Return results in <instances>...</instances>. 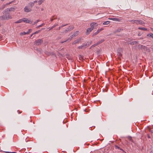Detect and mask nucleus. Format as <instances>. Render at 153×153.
Here are the masks:
<instances>
[{
	"mask_svg": "<svg viewBox=\"0 0 153 153\" xmlns=\"http://www.w3.org/2000/svg\"><path fill=\"white\" fill-rule=\"evenodd\" d=\"M1 17L3 20H8L12 18V17L10 15V13L7 11H6L5 10L4 11L3 15Z\"/></svg>",
	"mask_w": 153,
	"mask_h": 153,
	"instance_id": "1",
	"label": "nucleus"
},
{
	"mask_svg": "<svg viewBox=\"0 0 153 153\" xmlns=\"http://www.w3.org/2000/svg\"><path fill=\"white\" fill-rule=\"evenodd\" d=\"M43 42V40L41 39H39L36 40L35 42V44L37 45H40Z\"/></svg>",
	"mask_w": 153,
	"mask_h": 153,
	"instance_id": "2",
	"label": "nucleus"
},
{
	"mask_svg": "<svg viewBox=\"0 0 153 153\" xmlns=\"http://www.w3.org/2000/svg\"><path fill=\"white\" fill-rule=\"evenodd\" d=\"M134 22L137 25H143L144 24V22L140 20H134Z\"/></svg>",
	"mask_w": 153,
	"mask_h": 153,
	"instance_id": "3",
	"label": "nucleus"
},
{
	"mask_svg": "<svg viewBox=\"0 0 153 153\" xmlns=\"http://www.w3.org/2000/svg\"><path fill=\"white\" fill-rule=\"evenodd\" d=\"M31 10V9L27 6H26L24 8V11L25 12L28 13Z\"/></svg>",
	"mask_w": 153,
	"mask_h": 153,
	"instance_id": "4",
	"label": "nucleus"
},
{
	"mask_svg": "<svg viewBox=\"0 0 153 153\" xmlns=\"http://www.w3.org/2000/svg\"><path fill=\"white\" fill-rule=\"evenodd\" d=\"M32 30L31 29H29L27 32H22L20 33L21 35H23L28 34H29L31 32Z\"/></svg>",
	"mask_w": 153,
	"mask_h": 153,
	"instance_id": "5",
	"label": "nucleus"
},
{
	"mask_svg": "<svg viewBox=\"0 0 153 153\" xmlns=\"http://www.w3.org/2000/svg\"><path fill=\"white\" fill-rule=\"evenodd\" d=\"M22 19V22H24L26 23H30V24L32 23V21H30V20H29L27 18H23Z\"/></svg>",
	"mask_w": 153,
	"mask_h": 153,
	"instance_id": "6",
	"label": "nucleus"
},
{
	"mask_svg": "<svg viewBox=\"0 0 153 153\" xmlns=\"http://www.w3.org/2000/svg\"><path fill=\"white\" fill-rule=\"evenodd\" d=\"M16 10L15 7H12L10 8H7L5 10L6 11H14Z\"/></svg>",
	"mask_w": 153,
	"mask_h": 153,
	"instance_id": "7",
	"label": "nucleus"
},
{
	"mask_svg": "<svg viewBox=\"0 0 153 153\" xmlns=\"http://www.w3.org/2000/svg\"><path fill=\"white\" fill-rule=\"evenodd\" d=\"M97 25L96 23L95 22H92L90 24V26L91 28H92L93 29L94 28L95 26Z\"/></svg>",
	"mask_w": 153,
	"mask_h": 153,
	"instance_id": "8",
	"label": "nucleus"
},
{
	"mask_svg": "<svg viewBox=\"0 0 153 153\" xmlns=\"http://www.w3.org/2000/svg\"><path fill=\"white\" fill-rule=\"evenodd\" d=\"M103 29L102 28L98 29L97 31H96L94 34H93V36H94L97 34L100 31H102Z\"/></svg>",
	"mask_w": 153,
	"mask_h": 153,
	"instance_id": "9",
	"label": "nucleus"
},
{
	"mask_svg": "<svg viewBox=\"0 0 153 153\" xmlns=\"http://www.w3.org/2000/svg\"><path fill=\"white\" fill-rule=\"evenodd\" d=\"M123 29L122 28H118L114 32V33H116L117 32H119L123 31Z\"/></svg>",
	"mask_w": 153,
	"mask_h": 153,
	"instance_id": "10",
	"label": "nucleus"
},
{
	"mask_svg": "<svg viewBox=\"0 0 153 153\" xmlns=\"http://www.w3.org/2000/svg\"><path fill=\"white\" fill-rule=\"evenodd\" d=\"M93 30V28L91 27L90 28H88L87 29V34H89V33L91 32Z\"/></svg>",
	"mask_w": 153,
	"mask_h": 153,
	"instance_id": "11",
	"label": "nucleus"
},
{
	"mask_svg": "<svg viewBox=\"0 0 153 153\" xmlns=\"http://www.w3.org/2000/svg\"><path fill=\"white\" fill-rule=\"evenodd\" d=\"M74 27L73 26H69L67 29L66 31H68L71 30L73 29Z\"/></svg>",
	"mask_w": 153,
	"mask_h": 153,
	"instance_id": "12",
	"label": "nucleus"
},
{
	"mask_svg": "<svg viewBox=\"0 0 153 153\" xmlns=\"http://www.w3.org/2000/svg\"><path fill=\"white\" fill-rule=\"evenodd\" d=\"M104 40H101V41H100V42H98L97 44H96L93 45L92 46L94 47L95 46H97L98 45L102 43L104 41Z\"/></svg>",
	"mask_w": 153,
	"mask_h": 153,
	"instance_id": "13",
	"label": "nucleus"
},
{
	"mask_svg": "<svg viewBox=\"0 0 153 153\" xmlns=\"http://www.w3.org/2000/svg\"><path fill=\"white\" fill-rule=\"evenodd\" d=\"M104 40H101V41H100V42H98L97 44H96L93 45L92 46L94 47L95 46H97L98 45L102 43L104 41Z\"/></svg>",
	"mask_w": 153,
	"mask_h": 153,
	"instance_id": "14",
	"label": "nucleus"
},
{
	"mask_svg": "<svg viewBox=\"0 0 153 153\" xmlns=\"http://www.w3.org/2000/svg\"><path fill=\"white\" fill-rule=\"evenodd\" d=\"M138 43H139V41H134L131 42L130 43V44L131 45H136V44H137Z\"/></svg>",
	"mask_w": 153,
	"mask_h": 153,
	"instance_id": "15",
	"label": "nucleus"
},
{
	"mask_svg": "<svg viewBox=\"0 0 153 153\" xmlns=\"http://www.w3.org/2000/svg\"><path fill=\"white\" fill-rule=\"evenodd\" d=\"M79 31H76L72 35V36L73 37H75L78 35V34H79Z\"/></svg>",
	"mask_w": 153,
	"mask_h": 153,
	"instance_id": "16",
	"label": "nucleus"
},
{
	"mask_svg": "<svg viewBox=\"0 0 153 153\" xmlns=\"http://www.w3.org/2000/svg\"><path fill=\"white\" fill-rule=\"evenodd\" d=\"M87 45V43H84V44H83L82 45V46L78 47V48L79 49H82L84 46H86Z\"/></svg>",
	"mask_w": 153,
	"mask_h": 153,
	"instance_id": "17",
	"label": "nucleus"
},
{
	"mask_svg": "<svg viewBox=\"0 0 153 153\" xmlns=\"http://www.w3.org/2000/svg\"><path fill=\"white\" fill-rule=\"evenodd\" d=\"M80 39H77V40H75L73 42V44L74 45L76 43H79V41H80Z\"/></svg>",
	"mask_w": 153,
	"mask_h": 153,
	"instance_id": "18",
	"label": "nucleus"
},
{
	"mask_svg": "<svg viewBox=\"0 0 153 153\" xmlns=\"http://www.w3.org/2000/svg\"><path fill=\"white\" fill-rule=\"evenodd\" d=\"M110 19L114 21H120V19H119L116 18H111Z\"/></svg>",
	"mask_w": 153,
	"mask_h": 153,
	"instance_id": "19",
	"label": "nucleus"
},
{
	"mask_svg": "<svg viewBox=\"0 0 153 153\" xmlns=\"http://www.w3.org/2000/svg\"><path fill=\"white\" fill-rule=\"evenodd\" d=\"M147 36L150 37L153 39V33H149L147 35Z\"/></svg>",
	"mask_w": 153,
	"mask_h": 153,
	"instance_id": "20",
	"label": "nucleus"
},
{
	"mask_svg": "<svg viewBox=\"0 0 153 153\" xmlns=\"http://www.w3.org/2000/svg\"><path fill=\"white\" fill-rule=\"evenodd\" d=\"M128 139L132 142L134 143V140L132 139V137L131 136H129L128 137Z\"/></svg>",
	"mask_w": 153,
	"mask_h": 153,
	"instance_id": "21",
	"label": "nucleus"
},
{
	"mask_svg": "<svg viewBox=\"0 0 153 153\" xmlns=\"http://www.w3.org/2000/svg\"><path fill=\"white\" fill-rule=\"evenodd\" d=\"M29 4L31 7H33L34 5V3L32 2H30Z\"/></svg>",
	"mask_w": 153,
	"mask_h": 153,
	"instance_id": "22",
	"label": "nucleus"
},
{
	"mask_svg": "<svg viewBox=\"0 0 153 153\" xmlns=\"http://www.w3.org/2000/svg\"><path fill=\"white\" fill-rule=\"evenodd\" d=\"M22 22V19H20L18 21H17L15 22V23H19Z\"/></svg>",
	"mask_w": 153,
	"mask_h": 153,
	"instance_id": "23",
	"label": "nucleus"
},
{
	"mask_svg": "<svg viewBox=\"0 0 153 153\" xmlns=\"http://www.w3.org/2000/svg\"><path fill=\"white\" fill-rule=\"evenodd\" d=\"M143 47V48H146V47L145 46H143L142 45H138V48H142Z\"/></svg>",
	"mask_w": 153,
	"mask_h": 153,
	"instance_id": "24",
	"label": "nucleus"
},
{
	"mask_svg": "<svg viewBox=\"0 0 153 153\" xmlns=\"http://www.w3.org/2000/svg\"><path fill=\"white\" fill-rule=\"evenodd\" d=\"M44 1V0H39L38 1L39 4H41Z\"/></svg>",
	"mask_w": 153,
	"mask_h": 153,
	"instance_id": "25",
	"label": "nucleus"
},
{
	"mask_svg": "<svg viewBox=\"0 0 153 153\" xmlns=\"http://www.w3.org/2000/svg\"><path fill=\"white\" fill-rule=\"evenodd\" d=\"M45 25V23H42V24H41V25H39V26H37L36 27V28H38L39 27H42V26H43L44 25Z\"/></svg>",
	"mask_w": 153,
	"mask_h": 153,
	"instance_id": "26",
	"label": "nucleus"
},
{
	"mask_svg": "<svg viewBox=\"0 0 153 153\" xmlns=\"http://www.w3.org/2000/svg\"><path fill=\"white\" fill-rule=\"evenodd\" d=\"M138 29L139 30H147V29L146 28H143V27H139L138 28Z\"/></svg>",
	"mask_w": 153,
	"mask_h": 153,
	"instance_id": "27",
	"label": "nucleus"
},
{
	"mask_svg": "<svg viewBox=\"0 0 153 153\" xmlns=\"http://www.w3.org/2000/svg\"><path fill=\"white\" fill-rule=\"evenodd\" d=\"M115 148L116 149H120V150H121L123 151V152H124V151L122 149H121L119 147L117 146H115Z\"/></svg>",
	"mask_w": 153,
	"mask_h": 153,
	"instance_id": "28",
	"label": "nucleus"
},
{
	"mask_svg": "<svg viewBox=\"0 0 153 153\" xmlns=\"http://www.w3.org/2000/svg\"><path fill=\"white\" fill-rule=\"evenodd\" d=\"M58 25V24H55L53 26L51 27V29H53L54 27H55L56 26Z\"/></svg>",
	"mask_w": 153,
	"mask_h": 153,
	"instance_id": "29",
	"label": "nucleus"
},
{
	"mask_svg": "<svg viewBox=\"0 0 153 153\" xmlns=\"http://www.w3.org/2000/svg\"><path fill=\"white\" fill-rule=\"evenodd\" d=\"M41 31V30L37 31H36L34 33H33V34H37V33H39Z\"/></svg>",
	"mask_w": 153,
	"mask_h": 153,
	"instance_id": "30",
	"label": "nucleus"
},
{
	"mask_svg": "<svg viewBox=\"0 0 153 153\" xmlns=\"http://www.w3.org/2000/svg\"><path fill=\"white\" fill-rule=\"evenodd\" d=\"M40 21L39 20H38L36 21L34 23V25L36 24L38 22H39Z\"/></svg>",
	"mask_w": 153,
	"mask_h": 153,
	"instance_id": "31",
	"label": "nucleus"
},
{
	"mask_svg": "<svg viewBox=\"0 0 153 153\" xmlns=\"http://www.w3.org/2000/svg\"><path fill=\"white\" fill-rule=\"evenodd\" d=\"M134 20H129V21L130 22H132V23H133V24H134L135 23V22H134Z\"/></svg>",
	"mask_w": 153,
	"mask_h": 153,
	"instance_id": "32",
	"label": "nucleus"
},
{
	"mask_svg": "<svg viewBox=\"0 0 153 153\" xmlns=\"http://www.w3.org/2000/svg\"><path fill=\"white\" fill-rule=\"evenodd\" d=\"M5 152L7 153H16L15 152Z\"/></svg>",
	"mask_w": 153,
	"mask_h": 153,
	"instance_id": "33",
	"label": "nucleus"
},
{
	"mask_svg": "<svg viewBox=\"0 0 153 153\" xmlns=\"http://www.w3.org/2000/svg\"><path fill=\"white\" fill-rule=\"evenodd\" d=\"M109 22H110L109 21H106V25L109 24Z\"/></svg>",
	"mask_w": 153,
	"mask_h": 153,
	"instance_id": "34",
	"label": "nucleus"
},
{
	"mask_svg": "<svg viewBox=\"0 0 153 153\" xmlns=\"http://www.w3.org/2000/svg\"><path fill=\"white\" fill-rule=\"evenodd\" d=\"M73 37L72 36H71L68 39H70V40H71L72 38H73Z\"/></svg>",
	"mask_w": 153,
	"mask_h": 153,
	"instance_id": "35",
	"label": "nucleus"
},
{
	"mask_svg": "<svg viewBox=\"0 0 153 153\" xmlns=\"http://www.w3.org/2000/svg\"><path fill=\"white\" fill-rule=\"evenodd\" d=\"M63 27V26H60V27H59V28H58V29L59 30H60L61 28L62 27Z\"/></svg>",
	"mask_w": 153,
	"mask_h": 153,
	"instance_id": "36",
	"label": "nucleus"
},
{
	"mask_svg": "<svg viewBox=\"0 0 153 153\" xmlns=\"http://www.w3.org/2000/svg\"><path fill=\"white\" fill-rule=\"evenodd\" d=\"M68 40V39L67 40H65V41H63V42L62 41V42H61V43H64V42H66Z\"/></svg>",
	"mask_w": 153,
	"mask_h": 153,
	"instance_id": "37",
	"label": "nucleus"
},
{
	"mask_svg": "<svg viewBox=\"0 0 153 153\" xmlns=\"http://www.w3.org/2000/svg\"><path fill=\"white\" fill-rule=\"evenodd\" d=\"M5 5L4 4V5H3L2 6V8H4L5 7Z\"/></svg>",
	"mask_w": 153,
	"mask_h": 153,
	"instance_id": "38",
	"label": "nucleus"
},
{
	"mask_svg": "<svg viewBox=\"0 0 153 153\" xmlns=\"http://www.w3.org/2000/svg\"><path fill=\"white\" fill-rule=\"evenodd\" d=\"M37 1L36 0L35 1H34L33 2L34 3V4L35 3H37Z\"/></svg>",
	"mask_w": 153,
	"mask_h": 153,
	"instance_id": "39",
	"label": "nucleus"
},
{
	"mask_svg": "<svg viewBox=\"0 0 153 153\" xmlns=\"http://www.w3.org/2000/svg\"><path fill=\"white\" fill-rule=\"evenodd\" d=\"M53 19H52V18H51V22H52L53 21Z\"/></svg>",
	"mask_w": 153,
	"mask_h": 153,
	"instance_id": "40",
	"label": "nucleus"
},
{
	"mask_svg": "<svg viewBox=\"0 0 153 153\" xmlns=\"http://www.w3.org/2000/svg\"><path fill=\"white\" fill-rule=\"evenodd\" d=\"M117 36H122V35L121 34L118 35Z\"/></svg>",
	"mask_w": 153,
	"mask_h": 153,
	"instance_id": "41",
	"label": "nucleus"
},
{
	"mask_svg": "<svg viewBox=\"0 0 153 153\" xmlns=\"http://www.w3.org/2000/svg\"><path fill=\"white\" fill-rule=\"evenodd\" d=\"M105 88H106V91H107V89H108L107 88V85H106V87H105Z\"/></svg>",
	"mask_w": 153,
	"mask_h": 153,
	"instance_id": "42",
	"label": "nucleus"
},
{
	"mask_svg": "<svg viewBox=\"0 0 153 153\" xmlns=\"http://www.w3.org/2000/svg\"><path fill=\"white\" fill-rule=\"evenodd\" d=\"M11 2H10L9 3H7V5H9V4H11Z\"/></svg>",
	"mask_w": 153,
	"mask_h": 153,
	"instance_id": "43",
	"label": "nucleus"
},
{
	"mask_svg": "<svg viewBox=\"0 0 153 153\" xmlns=\"http://www.w3.org/2000/svg\"><path fill=\"white\" fill-rule=\"evenodd\" d=\"M2 38L1 35L0 34V39H1Z\"/></svg>",
	"mask_w": 153,
	"mask_h": 153,
	"instance_id": "44",
	"label": "nucleus"
},
{
	"mask_svg": "<svg viewBox=\"0 0 153 153\" xmlns=\"http://www.w3.org/2000/svg\"><path fill=\"white\" fill-rule=\"evenodd\" d=\"M148 138H150V137L149 135L148 134Z\"/></svg>",
	"mask_w": 153,
	"mask_h": 153,
	"instance_id": "45",
	"label": "nucleus"
},
{
	"mask_svg": "<svg viewBox=\"0 0 153 153\" xmlns=\"http://www.w3.org/2000/svg\"><path fill=\"white\" fill-rule=\"evenodd\" d=\"M106 65L107 66H108V63L107 62L106 63Z\"/></svg>",
	"mask_w": 153,
	"mask_h": 153,
	"instance_id": "46",
	"label": "nucleus"
},
{
	"mask_svg": "<svg viewBox=\"0 0 153 153\" xmlns=\"http://www.w3.org/2000/svg\"><path fill=\"white\" fill-rule=\"evenodd\" d=\"M103 25H105V22H104L103 23Z\"/></svg>",
	"mask_w": 153,
	"mask_h": 153,
	"instance_id": "47",
	"label": "nucleus"
},
{
	"mask_svg": "<svg viewBox=\"0 0 153 153\" xmlns=\"http://www.w3.org/2000/svg\"><path fill=\"white\" fill-rule=\"evenodd\" d=\"M34 34H33H33H32L31 36H30V37H31Z\"/></svg>",
	"mask_w": 153,
	"mask_h": 153,
	"instance_id": "48",
	"label": "nucleus"
},
{
	"mask_svg": "<svg viewBox=\"0 0 153 153\" xmlns=\"http://www.w3.org/2000/svg\"><path fill=\"white\" fill-rule=\"evenodd\" d=\"M150 153H153V152L152 151H151L150 152Z\"/></svg>",
	"mask_w": 153,
	"mask_h": 153,
	"instance_id": "49",
	"label": "nucleus"
},
{
	"mask_svg": "<svg viewBox=\"0 0 153 153\" xmlns=\"http://www.w3.org/2000/svg\"><path fill=\"white\" fill-rule=\"evenodd\" d=\"M66 25H62V26H63V27L65 26Z\"/></svg>",
	"mask_w": 153,
	"mask_h": 153,
	"instance_id": "50",
	"label": "nucleus"
},
{
	"mask_svg": "<svg viewBox=\"0 0 153 153\" xmlns=\"http://www.w3.org/2000/svg\"><path fill=\"white\" fill-rule=\"evenodd\" d=\"M56 19V18H55L54 19Z\"/></svg>",
	"mask_w": 153,
	"mask_h": 153,
	"instance_id": "51",
	"label": "nucleus"
},
{
	"mask_svg": "<svg viewBox=\"0 0 153 153\" xmlns=\"http://www.w3.org/2000/svg\"><path fill=\"white\" fill-rule=\"evenodd\" d=\"M4 0H1V1H4Z\"/></svg>",
	"mask_w": 153,
	"mask_h": 153,
	"instance_id": "52",
	"label": "nucleus"
},
{
	"mask_svg": "<svg viewBox=\"0 0 153 153\" xmlns=\"http://www.w3.org/2000/svg\"><path fill=\"white\" fill-rule=\"evenodd\" d=\"M143 39V38H140V39Z\"/></svg>",
	"mask_w": 153,
	"mask_h": 153,
	"instance_id": "53",
	"label": "nucleus"
},
{
	"mask_svg": "<svg viewBox=\"0 0 153 153\" xmlns=\"http://www.w3.org/2000/svg\"><path fill=\"white\" fill-rule=\"evenodd\" d=\"M152 49L153 50V48H152Z\"/></svg>",
	"mask_w": 153,
	"mask_h": 153,
	"instance_id": "54",
	"label": "nucleus"
}]
</instances>
